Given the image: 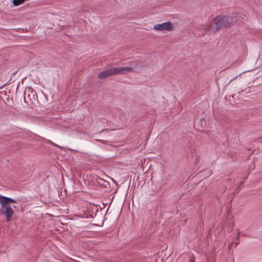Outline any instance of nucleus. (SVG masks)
Instances as JSON below:
<instances>
[{"label":"nucleus","instance_id":"1","mask_svg":"<svg viewBox=\"0 0 262 262\" xmlns=\"http://www.w3.org/2000/svg\"><path fill=\"white\" fill-rule=\"evenodd\" d=\"M247 17L242 13H234L231 16L217 15L213 19V23L206 27V31H219L224 28L232 27L235 24L240 26Z\"/></svg>","mask_w":262,"mask_h":262},{"label":"nucleus","instance_id":"2","mask_svg":"<svg viewBox=\"0 0 262 262\" xmlns=\"http://www.w3.org/2000/svg\"><path fill=\"white\" fill-rule=\"evenodd\" d=\"M15 201L9 198L1 196L0 195V204L1 206V212L6 217L7 221H10L14 212L10 207V203H14Z\"/></svg>","mask_w":262,"mask_h":262},{"label":"nucleus","instance_id":"3","mask_svg":"<svg viewBox=\"0 0 262 262\" xmlns=\"http://www.w3.org/2000/svg\"><path fill=\"white\" fill-rule=\"evenodd\" d=\"M132 71L133 68L128 67L121 68H112L102 71L98 75V77L101 79L105 78L113 75H116L119 74H124L129 72H132Z\"/></svg>","mask_w":262,"mask_h":262},{"label":"nucleus","instance_id":"4","mask_svg":"<svg viewBox=\"0 0 262 262\" xmlns=\"http://www.w3.org/2000/svg\"><path fill=\"white\" fill-rule=\"evenodd\" d=\"M154 29L160 31L165 30L170 32L176 30L174 26L170 21L165 22L161 24H156L154 26Z\"/></svg>","mask_w":262,"mask_h":262},{"label":"nucleus","instance_id":"5","mask_svg":"<svg viewBox=\"0 0 262 262\" xmlns=\"http://www.w3.org/2000/svg\"><path fill=\"white\" fill-rule=\"evenodd\" d=\"M25 2V0H13L12 3L14 6H18L23 4Z\"/></svg>","mask_w":262,"mask_h":262},{"label":"nucleus","instance_id":"6","mask_svg":"<svg viewBox=\"0 0 262 262\" xmlns=\"http://www.w3.org/2000/svg\"><path fill=\"white\" fill-rule=\"evenodd\" d=\"M205 125V120L204 119H201V126Z\"/></svg>","mask_w":262,"mask_h":262},{"label":"nucleus","instance_id":"7","mask_svg":"<svg viewBox=\"0 0 262 262\" xmlns=\"http://www.w3.org/2000/svg\"><path fill=\"white\" fill-rule=\"evenodd\" d=\"M233 244H230V245H229V247H230V246H233Z\"/></svg>","mask_w":262,"mask_h":262},{"label":"nucleus","instance_id":"8","mask_svg":"<svg viewBox=\"0 0 262 262\" xmlns=\"http://www.w3.org/2000/svg\"><path fill=\"white\" fill-rule=\"evenodd\" d=\"M190 262H194V260L193 259H191Z\"/></svg>","mask_w":262,"mask_h":262},{"label":"nucleus","instance_id":"9","mask_svg":"<svg viewBox=\"0 0 262 262\" xmlns=\"http://www.w3.org/2000/svg\"><path fill=\"white\" fill-rule=\"evenodd\" d=\"M239 236V233H238L237 237H238Z\"/></svg>","mask_w":262,"mask_h":262},{"label":"nucleus","instance_id":"10","mask_svg":"<svg viewBox=\"0 0 262 262\" xmlns=\"http://www.w3.org/2000/svg\"><path fill=\"white\" fill-rule=\"evenodd\" d=\"M24 98H25V99H26V94H25Z\"/></svg>","mask_w":262,"mask_h":262},{"label":"nucleus","instance_id":"11","mask_svg":"<svg viewBox=\"0 0 262 262\" xmlns=\"http://www.w3.org/2000/svg\"><path fill=\"white\" fill-rule=\"evenodd\" d=\"M235 246L237 245V243H235Z\"/></svg>","mask_w":262,"mask_h":262}]
</instances>
